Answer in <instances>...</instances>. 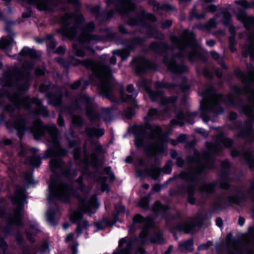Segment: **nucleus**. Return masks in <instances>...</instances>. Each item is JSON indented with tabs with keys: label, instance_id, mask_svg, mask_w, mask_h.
I'll return each mask as SVG.
<instances>
[{
	"label": "nucleus",
	"instance_id": "09e8293b",
	"mask_svg": "<svg viewBox=\"0 0 254 254\" xmlns=\"http://www.w3.org/2000/svg\"><path fill=\"white\" fill-rule=\"evenodd\" d=\"M97 160V157L95 154H92L90 157L85 156L84 159L82 161L85 166L89 163L95 164Z\"/></svg>",
	"mask_w": 254,
	"mask_h": 254
},
{
	"label": "nucleus",
	"instance_id": "c9c22d12",
	"mask_svg": "<svg viewBox=\"0 0 254 254\" xmlns=\"http://www.w3.org/2000/svg\"><path fill=\"white\" fill-rule=\"evenodd\" d=\"M133 66L134 67L135 73L137 75H141L143 70V58L141 57L135 58L132 61Z\"/></svg>",
	"mask_w": 254,
	"mask_h": 254
},
{
	"label": "nucleus",
	"instance_id": "0e129e2a",
	"mask_svg": "<svg viewBox=\"0 0 254 254\" xmlns=\"http://www.w3.org/2000/svg\"><path fill=\"white\" fill-rule=\"evenodd\" d=\"M172 22L171 20H167L165 21H162L161 22V26L162 28L163 29H166L172 25Z\"/></svg>",
	"mask_w": 254,
	"mask_h": 254
},
{
	"label": "nucleus",
	"instance_id": "f8f14e48",
	"mask_svg": "<svg viewBox=\"0 0 254 254\" xmlns=\"http://www.w3.org/2000/svg\"><path fill=\"white\" fill-rule=\"evenodd\" d=\"M149 94L152 101L160 99L161 105L164 106V108L162 112L158 111L156 109H150L148 113L147 119L148 120L156 119L160 118L161 116L170 117L169 110L175 107L177 96H173L169 98L164 97L163 92L160 90L155 92L151 91Z\"/></svg>",
	"mask_w": 254,
	"mask_h": 254
},
{
	"label": "nucleus",
	"instance_id": "49530a36",
	"mask_svg": "<svg viewBox=\"0 0 254 254\" xmlns=\"http://www.w3.org/2000/svg\"><path fill=\"white\" fill-rule=\"evenodd\" d=\"M49 102L54 106H59L61 103V95L48 97Z\"/></svg>",
	"mask_w": 254,
	"mask_h": 254
},
{
	"label": "nucleus",
	"instance_id": "f704fd0d",
	"mask_svg": "<svg viewBox=\"0 0 254 254\" xmlns=\"http://www.w3.org/2000/svg\"><path fill=\"white\" fill-rule=\"evenodd\" d=\"M216 183H204L200 188L199 191L202 194H209L214 192Z\"/></svg>",
	"mask_w": 254,
	"mask_h": 254
},
{
	"label": "nucleus",
	"instance_id": "e2e57ef3",
	"mask_svg": "<svg viewBox=\"0 0 254 254\" xmlns=\"http://www.w3.org/2000/svg\"><path fill=\"white\" fill-rule=\"evenodd\" d=\"M48 252H49V246L46 243H44L40 248L39 252L41 254H44Z\"/></svg>",
	"mask_w": 254,
	"mask_h": 254
},
{
	"label": "nucleus",
	"instance_id": "79ce46f5",
	"mask_svg": "<svg viewBox=\"0 0 254 254\" xmlns=\"http://www.w3.org/2000/svg\"><path fill=\"white\" fill-rule=\"evenodd\" d=\"M143 21V14L141 12L138 15L131 18L129 21V24L131 25L141 24Z\"/></svg>",
	"mask_w": 254,
	"mask_h": 254
},
{
	"label": "nucleus",
	"instance_id": "a19ab883",
	"mask_svg": "<svg viewBox=\"0 0 254 254\" xmlns=\"http://www.w3.org/2000/svg\"><path fill=\"white\" fill-rule=\"evenodd\" d=\"M204 3L203 4V8L206 11H210L213 12L216 10V6L210 3L212 0H201Z\"/></svg>",
	"mask_w": 254,
	"mask_h": 254
},
{
	"label": "nucleus",
	"instance_id": "1a4fd4ad",
	"mask_svg": "<svg viewBox=\"0 0 254 254\" xmlns=\"http://www.w3.org/2000/svg\"><path fill=\"white\" fill-rule=\"evenodd\" d=\"M9 99L15 106L14 108L10 105H7L5 111L8 112L10 116L13 115V112L15 108L25 107L27 109H33V113L36 114H40L45 117L49 116L47 109L43 107L37 98H30L29 97L23 98L17 94L9 96Z\"/></svg>",
	"mask_w": 254,
	"mask_h": 254
},
{
	"label": "nucleus",
	"instance_id": "c756f323",
	"mask_svg": "<svg viewBox=\"0 0 254 254\" xmlns=\"http://www.w3.org/2000/svg\"><path fill=\"white\" fill-rule=\"evenodd\" d=\"M153 210L158 215L165 218L166 215L168 213V207L167 205H162L159 201H156L153 206Z\"/></svg>",
	"mask_w": 254,
	"mask_h": 254
},
{
	"label": "nucleus",
	"instance_id": "864d4df0",
	"mask_svg": "<svg viewBox=\"0 0 254 254\" xmlns=\"http://www.w3.org/2000/svg\"><path fill=\"white\" fill-rule=\"evenodd\" d=\"M173 163L171 160H168L165 166L162 169V171L167 174H169L171 173L172 170Z\"/></svg>",
	"mask_w": 254,
	"mask_h": 254
},
{
	"label": "nucleus",
	"instance_id": "13d9d810",
	"mask_svg": "<svg viewBox=\"0 0 254 254\" xmlns=\"http://www.w3.org/2000/svg\"><path fill=\"white\" fill-rule=\"evenodd\" d=\"M223 21L225 25H228L229 24L230 21L231 19V14L229 12L227 11H224L223 12Z\"/></svg>",
	"mask_w": 254,
	"mask_h": 254
},
{
	"label": "nucleus",
	"instance_id": "9b49d317",
	"mask_svg": "<svg viewBox=\"0 0 254 254\" xmlns=\"http://www.w3.org/2000/svg\"><path fill=\"white\" fill-rule=\"evenodd\" d=\"M142 226V217L139 214L136 215L133 221V223L129 229V231H133L137 228H140L139 237L135 239L132 243H127L125 239L123 238L119 241V247L122 248L124 244H126V249L121 251H118L114 253L113 254H130L129 250L131 246L135 248L137 252L139 254H143V229Z\"/></svg>",
	"mask_w": 254,
	"mask_h": 254
},
{
	"label": "nucleus",
	"instance_id": "6ab92c4d",
	"mask_svg": "<svg viewBox=\"0 0 254 254\" xmlns=\"http://www.w3.org/2000/svg\"><path fill=\"white\" fill-rule=\"evenodd\" d=\"M175 114V118L172 120L170 122V125L171 126L174 125L182 126L184 125L185 121L190 124H192L194 123L193 118L197 115V113L196 112L192 113L187 112L185 113L182 110H179Z\"/></svg>",
	"mask_w": 254,
	"mask_h": 254
},
{
	"label": "nucleus",
	"instance_id": "8fccbe9b",
	"mask_svg": "<svg viewBox=\"0 0 254 254\" xmlns=\"http://www.w3.org/2000/svg\"><path fill=\"white\" fill-rule=\"evenodd\" d=\"M56 212L55 211H52L48 210L46 213L47 220L50 224L55 225V222L54 220V217L56 215Z\"/></svg>",
	"mask_w": 254,
	"mask_h": 254
},
{
	"label": "nucleus",
	"instance_id": "7ed1b4c3",
	"mask_svg": "<svg viewBox=\"0 0 254 254\" xmlns=\"http://www.w3.org/2000/svg\"><path fill=\"white\" fill-rule=\"evenodd\" d=\"M170 39L172 46H169L164 43L153 42L150 48L157 54L172 51L174 49L178 51L171 59L167 56L164 57L163 63L171 72L181 74L188 71V67L183 62V57L187 58L190 62L202 59V55L198 51V45L195 42L193 32L185 30L179 36L172 35Z\"/></svg>",
	"mask_w": 254,
	"mask_h": 254
},
{
	"label": "nucleus",
	"instance_id": "7c9ffc66",
	"mask_svg": "<svg viewBox=\"0 0 254 254\" xmlns=\"http://www.w3.org/2000/svg\"><path fill=\"white\" fill-rule=\"evenodd\" d=\"M85 132L89 137H100L103 135L105 131L103 128L87 127L85 128Z\"/></svg>",
	"mask_w": 254,
	"mask_h": 254
},
{
	"label": "nucleus",
	"instance_id": "37998d69",
	"mask_svg": "<svg viewBox=\"0 0 254 254\" xmlns=\"http://www.w3.org/2000/svg\"><path fill=\"white\" fill-rule=\"evenodd\" d=\"M107 177H104L103 174H102L97 179V182L102 191L106 190L107 189V186L105 183Z\"/></svg>",
	"mask_w": 254,
	"mask_h": 254
},
{
	"label": "nucleus",
	"instance_id": "20e7f679",
	"mask_svg": "<svg viewBox=\"0 0 254 254\" xmlns=\"http://www.w3.org/2000/svg\"><path fill=\"white\" fill-rule=\"evenodd\" d=\"M30 129L36 139L43 135L46 130L48 131L50 137L49 140L50 147L45 152L44 158L53 157L50 162V167L53 172H55L57 169L60 168L63 165L62 160L57 159L56 156L64 155L67 152L66 150L60 146L58 138V128L54 124L44 127L40 121L37 120L34 121L33 127Z\"/></svg>",
	"mask_w": 254,
	"mask_h": 254
},
{
	"label": "nucleus",
	"instance_id": "aec40b11",
	"mask_svg": "<svg viewBox=\"0 0 254 254\" xmlns=\"http://www.w3.org/2000/svg\"><path fill=\"white\" fill-rule=\"evenodd\" d=\"M144 32H145L147 37H153L155 38L162 39L163 34L159 32L156 28L150 26H146L145 24L147 20L152 22L155 21L156 18L155 16L150 13H145L144 11Z\"/></svg>",
	"mask_w": 254,
	"mask_h": 254
},
{
	"label": "nucleus",
	"instance_id": "6e6552de",
	"mask_svg": "<svg viewBox=\"0 0 254 254\" xmlns=\"http://www.w3.org/2000/svg\"><path fill=\"white\" fill-rule=\"evenodd\" d=\"M143 129L144 138L148 137L152 141L147 149L144 147V153L146 152L149 156H154L163 153L165 150L164 143L168 139L167 135L162 133L161 127L147 124L144 125Z\"/></svg>",
	"mask_w": 254,
	"mask_h": 254
},
{
	"label": "nucleus",
	"instance_id": "4c0bfd02",
	"mask_svg": "<svg viewBox=\"0 0 254 254\" xmlns=\"http://www.w3.org/2000/svg\"><path fill=\"white\" fill-rule=\"evenodd\" d=\"M142 160L141 157L136 158L134 162V167L136 170V176L142 179L143 172L142 171Z\"/></svg>",
	"mask_w": 254,
	"mask_h": 254
},
{
	"label": "nucleus",
	"instance_id": "4468645a",
	"mask_svg": "<svg viewBox=\"0 0 254 254\" xmlns=\"http://www.w3.org/2000/svg\"><path fill=\"white\" fill-rule=\"evenodd\" d=\"M49 199L56 198L67 201L72 195L71 189L64 183L52 182L49 185Z\"/></svg>",
	"mask_w": 254,
	"mask_h": 254
},
{
	"label": "nucleus",
	"instance_id": "e433bc0d",
	"mask_svg": "<svg viewBox=\"0 0 254 254\" xmlns=\"http://www.w3.org/2000/svg\"><path fill=\"white\" fill-rule=\"evenodd\" d=\"M179 247L182 252H191L193 250V240L190 239L182 242L179 244Z\"/></svg>",
	"mask_w": 254,
	"mask_h": 254
},
{
	"label": "nucleus",
	"instance_id": "052dcab7",
	"mask_svg": "<svg viewBox=\"0 0 254 254\" xmlns=\"http://www.w3.org/2000/svg\"><path fill=\"white\" fill-rule=\"evenodd\" d=\"M104 173L108 175L110 177L111 180H113L115 179V176L114 174L111 172V167H106L104 169Z\"/></svg>",
	"mask_w": 254,
	"mask_h": 254
},
{
	"label": "nucleus",
	"instance_id": "dca6fc26",
	"mask_svg": "<svg viewBox=\"0 0 254 254\" xmlns=\"http://www.w3.org/2000/svg\"><path fill=\"white\" fill-rule=\"evenodd\" d=\"M154 222L151 217L144 218V243L149 241L152 243L161 244L164 243L163 234L154 229Z\"/></svg>",
	"mask_w": 254,
	"mask_h": 254
},
{
	"label": "nucleus",
	"instance_id": "39448f33",
	"mask_svg": "<svg viewBox=\"0 0 254 254\" xmlns=\"http://www.w3.org/2000/svg\"><path fill=\"white\" fill-rule=\"evenodd\" d=\"M61 21L63 27L58 30V32L63 35L70 39H74L76 37L77 33L81 31L78 39L81 44L89 43L96 40L94 36L89 33L95 28L93 22L88 23L85 29H81V24L84 21V18L82 15L66 13L62 16Z\"/></svg>",
	"mask_w": 254,
	"mask_h": 254
},
{
	"label": "nucleus",
	"instance_id": "de8ad7c7",
	"mask_svg": "<svg viewBox=\"0 0 254 254\" xmlns=\"http://www.w3.org/2000/svg\"><path fill=\"white\" fill-rule=\"evenodd\" d=\"M113 54L120 56L123 61L125 60L129 55V52L127 50L113 51Z\"/></svg>",
	"mask_w": 254,
	"mask_h": 254
},
{
	"label": "nucleus",
	"instance_id": "69168bd1",
	"mask_svg": "<svg viewBox=\"0 0 254 254\" xmlns=\"http://www.w3.org/2000/svg\"><path fill=\"white\" fill-rule=\"evenodd\" d=\"M7 245L6 243L1 239H0V251H2L4 254H5Z\"/></svg>",
	"mask_w": 254,
	"mask_h": 254
},
{
	"label": "nucleus",
	"instance_id": "4be33fe9",
	"mask_svg": "<svg viewBox=\"0 0 254 254\" xmlns=\"http://www.w3.org/2000/svg\"><path fill=\"white\" fill-rule=\"evenodd\" d=\"M230 166V164L228 161L226 160L222 162V171L217 183L220 187L223 189H227L230 187V178L227 171Z\"/></svg>",
	"mask_w": 254,
	"mask_h": 254
},
{
	"label": "nucleus",
	"instance_id": "473e14b6",
	"mask_svg": "<svg viewBox=\"0 0 254 254\" xmlns=\"http://www.w3.org/2000/svg\"><path fill=\"white\" fill-rule=\"evenodd\" d=\"M161 170L156 165H152L150 167L144 168V175L147 174L154 179H156L160 173Z\"/></svg>",
	"mask_w": 254,
	"mask_h": 254
},
{
	"label": "nucleus",
	"instance_id": "f257e3e1",
	"mask_svg": "<svg viewBox=\"0 0 254 254\" xmlns=\"http://www.w3.org/2000/svg\"><path fill=\"white\" fill-rule=\"evenodd\" d=\"M235 73L241 78L244 85L243 87L234 86L233 93L224 97L221 94H217L213 86L210 84L201 92L202 99L200 102L201 118L205 123L210 120L214 121L212 116L223 113L224 109L222 106L223 103H228L231 105H241V98L246 97L247 102L242 105V108L248 120L243 126L241 123H236L230 128L238 131L236 137L245 139L250 142H254V129L252 126L254 122V66H249L247 73L237 69Z\"/></svg>",
	"mask_w": 254,
	"mask_h": 254
},
{
	"label": "nucleus",
	"instance_id": "0eeeda50",
	"mask_svg": "<svg viewBox=\"0 0 254 254\" xmlns=\"http://www.w3.org/2000/svg\"><path fill=\"white\" fill-rule=\"evenodd\" d=\"M81 64L93 71L98 80V88L102 93L110 100L116 102L113 98L115 81L109 66L89 60L83 61Z\"/></svg>",
	"mask_w": 254,
	"mask_h": 254
},
{
	"label": "nucleus",
	"instance_id": "c03bdc74",
	"mask_svg": "<svg viewBox=\"0 0 254 254\" xmlns=\"http://www.w3.org/2000/svg\"><path fill=\"white\" fill-rule=\"evenodd\" d=\"M14 43L13 39L8 40L4 37H2L0 41V48L6 49L12 45Z\"/></svg>",
	"mask_w": 254,
	"mask_h": 254
},
{
	"label": "nucleus",
	"instance_id": "2eb2a0df",
	"mask_svg": "<svg viewBox=\"0 0 254 254\" xmlns=\"http://www.w3.org/2000/svg\"><path fill=\"white\" fill-rule=\"evenodd\" d=\"M77 108H81L85 106L86 115L91 122L98 121L100 118L99 114L96 112L97 105L94 103V98H91L86 94L80 96L78 101L75 102Z\"/></svg>",
	"mask_w": 254,
	"mask_h": 254
},
{
	"label": "nucleus",
	"instance_id": "f3484780",
	"mask_svg": "<svg viewBox=\"0 0 254 254\" xmlns=\"http://www.w3.org/2000/svg\"><path fill=\"white\" fill-rule=\"evenodd\" d=\"M33 65L34 64L32 62L25 63L23 64L24 71L19 73L17 76V84L19 90L25 91L29 88L30 73L28 70L31 69Z\"/></svg>",
	"mask_w": 254,
	"mask_h": 254
},
{
	"label": "nucleus",
	"instance_id": "4d7b16f0",
	"mask_svg": "<svg viewBox=\"0 0 254 254\" xmlns=\"http://www.w3.org/2000/svg\"><path fill=\"white\" fill-rule=\"evenodd\" d=\"M72 47L76 56L80 57H83L85 56L84 52L82 50L78 49L76 44H73Z\"/></svg>",
	"mask_w": 254,
	"mask_h": 254
},
{
	"label": "nucleus",
	"instance_id": "58836bf2",
	"mask_svg": "<svg viewBox=\"0 0 254 254\" xmlns=\"http://www.w3.org/2000/svg\"><path fill=\"white\" fill-rule=\"evenodd\" d=\"M25 163L29 164L34 167H38L40 166L41 161L39 157H37L35 154H33L31 158L26 160Z\"/></svg>",
	"mask_w": 254,
	"mask_h": 254
},
{
	"label": "nucleus",
	"instance_id": "a18cd8bd",
	"mask_svg": "<svg viewBox=\"0 0 254 254\" xmlns=\"http://www.w3.org/2000/svg\"><path fill=\"white\" fill-rule=\"evenodd\" d=\"M216 26V22L215 19L214 18H212L209 21V22L207 23L204 24L202 26L199 27L198 28L202 30H209L215 27Z\"/></svg>",
	"mask_w": 254,
	"mask_h": 254
},
{
	"label": "nucleus",
	"instance_id": "ea45409f",
	"mask_svg": "<svg viewBox=\"0 0 254 254\" xmlns=\"http://www.w3.org/2000/svg\"><path fill=\"white\" fill-rule=\"evenodd\" d=\"M210 55L214 60L218 62V64L223 69L225 70L227 69V66L223 62V59L220 58V56L217 52L215 51H211L210 52Z\"/></svg>",
	"mask_w": 254,
	"mask_h": 254
},
{
	"label": "nucleus",
	"instance_id": "680f3d73",
	"mask_svg": "<svg viewBox=\"0 0 254 254\" xmlns=\"http://www.w3.org/2000/svg\"><path fill=\"white\" fill-rule=\"evenodd\" d=\"M125 114L127 118L130 119L134 114V112L132 108H128L126 110H125Z\"/></svg>",
	"mask_w": 254,
	"mask_h": 254
},
{
	"label": "nucleus",
	"instance_id": "ddd939ff",
	"mask_svg": "<svg viewBox=\"0 0 254 254\" xmlns=\"http://www.w3.org/2000/svg\"><path fill=\"white\" fill-rule=\"evenodd\" d=\"M26 198L25 191L22 188L17 189L14 196L11 197L13 203L16 208L8 219L10 224L20 226L22 224V216L23 215L24 202Z\"/></svg>",
	"mask_w": 254,
	"mask_h": 254
},
{
	"label": "nucleus",
	"instance_id": "a211bd4d",
	"mask_svg": "<svg viewBox=\"0 0 254 254\" xmlns=\"http://www.w3.org/2000/svg\"><path fill=\"white\" fill-rule=\"evenodd\" d=\"M235 2L244 9L254 8V0L251 2H249L246 0H240L236 1ZM237 17L238 19L243 22L245 26L248 30L254 29V17L246 16L244 13L238 15Z\"/></svg>",
	"mask_w": 254,
	"mask_h": 254
},
{
	"label": "nucleus",
	"instance_id": "c85d7f7f",
	"mask_svg": "<svg viewBox=\"0 0 254 254\" xmlns=\"http://www.w3.org/2000/svg\"><path fill=\"white\" fill-rule=\"evenodd\" d=\"M127 90L128 93H131V94L126 95L123 92H121V96L123 100L124 101L131 102L135 105L136 103L135 98L137 95V93L134 92L133 86L132 84L128 85L127 86Z\"/></svg>",
	"mask_w": 254,
	"mask_h": 254
},
{
	"label": "nucleus",
	"instance_id": "393cba45",
	"mask_svg": "<svg viewBox=\"0 0 254 254\" xmlns=\"http://www.w3.org/2000/svg\"><path fill=\"white\" fill-rule=\"evenodd\" d=\"M254 36L251 35L249 38L248 41L242 48V55L244 57L250 56L251 59H254V43L253 42Z\"/></svg>",
	"mask_w": 254,
	"mask_h": 254
},
{
	"label": "nucleus",
	"instance_id": "2f4dec72",
	"mask_svg": "<svg viewBox=\"0 0 254 254\" xmlns=\"http://www.w3.org/2000/svg\"><path fill=\"white\" fill-rule=\"evenodd\" d=\"M39 231L37 224L35 222H31L29 228L26 231L27 238L31 242L34 241L33 237Z\"/></svg>",
	"mask_w": 254,
	"mask_h": 254
},
{
	"label": "nucleus",
	"instance_id": "bb28decb",
	"mask_svg": "<svg viewBox=\"0 0 254 254\" xmlns=\"http://www.w3.org/2000/svg\"><path fill=\"white\" fill-rule=\"evenodd\" d=\"M240 157L246 161L250 168L254 171V151L250 149L246 150Z\"/></svg>",
	"mask_w": 254,
	"mask_h": 254
},
{
	"label": "nucleus",
	"instance_id": "5fc2aeb1",
	"mask_svg": "<svg viewBox=\"0 0 254 254\" xmlns=\"http://www.w3.org/2000/svg\"><path fill=\"white\" fill-rule=\"evenodd\" d=\"M144 71L146 69H155L156 68V65L148 61H147L144 59Z\"/></svg>",
	"mask_w": 254,
	"mask_h": 254
},
{
	"label": "nucleus",
	"instance_id": "72a5a7b5",
	"mask_svg": "<svg viewBox=\"0 0 254 254\" xmlns=\"http://www.w3.org/2000/svg\"><path fill=\"white\" fill-rule=\"evenodd\" d=\"M149 3L150 4L156 7L158 10L161 9L165 11H170L175 10V7L169 3H163L160 5L154 0L149 1Z\"/></svg>",
	"mask_w": 254,
	"mask_h": 254
},
{
	"label": "nucleus",
	"instance_id": "b1692460",
	"mask_svg": "<svg viewBox=\"0 0 254 254\" xmlns=\"http://www.w3.org/2000/svg\"><path fill=\"white\" fill-rule=\"evenodd\" d=\"M129 132L134 135V142L137 148L143 146V127L142 125H134L128 129Z\"/></svg>",
	"mask_w": 254,
	"mask_h": 254
},
{
	"label": "nucleus",
	"instance_id": "a878e982",
	"mask_svg": "<svg viewBox=\"0 0 254 254\" xmlns=\"http://www.w3.org/2000/svg\"><path fill=\"white\" fill-rule=\"evenodd\" d=\"M13 57L19 61H21L23 59L26 57H29L32 59L36 58L37 57V54L35 50L27 47H24L18 55H15Z\"/></svg>",
	"mask_w": 254,
	"mask_h": 254
},
{
	"label": "nucleus",
	"instance_id": "3c124183",
	"mask_svg": "<svg viewBox=\"0 0 254 254\" xmlns=\"http://www.w3.org/2000/svg\"><path fill=\"white\" fill-rule=\"evenodd\" d=\"M205 17V14L202 13L199 14L197 12L195 6H194L192 10L190 12V18L192 19L193 18H196L197 19H201Z\"/></svg>",
	"mask_w": 254,
	"mask_h": 254
},
{
	"label": "nucleus",
	"instance_id": "5701e85b",
	"mask_svg": "<svg viewBox=\"0 0 254 254\" xmlns=\"http://www.w3.org/2000/svg\"><path fill=\"white\" fill-rule=\"evenodd\" d=\"M27 123L25 119L19 118L17 119L13 123L11 122L7 123L6 126L9 129H12L13 128L15 129L17 131V135L21 139L24 131L27 128Z\"/></svg>",
	"mask_w": 254,
	"mask_h": 254
},
{
	"label": "nucleus",
	"instance_id": "6e6d98bb",
	"mask_svg": "<svg viewBox=\"0 0 254 254\" xmlns=\"http://www.w3.org/2000/svg\"><path fill=\"white\" fill-rule=\"evenodd\" d=\"M72 124L76 127H80L83 124V120L79 116H73L72 119Z\"/></svg>",
	"mask_w": 254,
	"mask_h": 254
},
{
	"label": "nucleus",
	"instance_id": "cd10ccee",
	"mask_svg": "<svg viewBox=\"0 0 254 254\" xmlns=\"http://www.w3.org/2000/svg\"><path fill=\"white\" fill-rule=\"evenodd\" d=\"M120 6L118 10L121 14H126L134 8L133 3L131 0H120Z\"/></svg>",
	"mask_w": 254,
	"mask_h": 254
},
{
	"label": "nucleus",
	"instance_id": "412c9836",
	"mask_svg": "<svg viewBox=\"0 0 254 254\" xmlns=\"http://www.w3.org/2000/svg\"><path fill=\"white\" fill-rule=\"evenodd\" d=\"M202 222V216L201 214H197L192 218L190 222L183 223L179 224L178 226V229L180 231H184L186 233H190L193 231L195 227L201 226Z\"/></svg>",
	"mask_w": 254,
	"mask_h": 254
},
{
	"label": "nucleus",
	"instance_id": "423d86ee",
	"mask_svg": "<svg viewBox=\"0 0 254 254\" xmlns=\"http://www.w3.org/2000/svg\"><path fill=\"white\" fill-rule=\"evenodd\" d=\"M82 177L81 176H80L77 180L79 186L76 197L79 200L78 210L75 211L71 216V219L74 222L77 223L76 232L78 235L81 234L83 228H85L88 226L87 221L82 219V214L81 212L90 213L93 209L99 207V204L96 201V196H88L89 189L85 188L82 185ZM90 215H91V214L90 213Z\"/></svg>",
	"mask_w": 254,
	"mask_h": 254
},
{
	"label": "nucleus",
	"instance_id": "f03ea898",
	"mask_svg": "<svg viewBox=\"0 0 254 254\" xmlns=\"http://www.w3.org/2000/svg\"><path fill=\"white\" fill-rule=\"evenodd\" d=\"M214 142H208L206 146L208 151H204L201 154L194 150V156L189 155L187 158L189 163H195V166L190 168L187 171H183L178 174L174 175L170 180L181 178L187 182L189 185L181 192L188 193V201L190 204H194L195 199L193 196L196 187L201 173L206 169H212L214 167L213 155L218 154L224 147H230L234 143L233 140L225 137L223 132H219L213 139Z\"/></svg>",
	"mask_w": 254,
	"mask_h": 254
},
{
	"label": "nucleus",
	"instance_id": "603ef678",
	"mask_svg": "<svg viewBox=\"0 0 254 254\" xmlns=\"http://www.w3.org/2000/svg\"><path fill=\"white\" fill-rule=\"evenodd\" d=\"M46 44L49 49H54L56 45V42L52 36H48L46 39Z\"/></svg>",
	"mask_w": 254,
	"mask_h": 254
},
{
	"label": "nucleus",
	"instance_id": "bf43d9fd",
	"mask_svg": "<svg viewBox=\"0 0 254 254\" xmlns=\"http://www.w3.org/2000/svg\"><path fill=\"white\" fill-rule=\"evenodd\" d=\"M115 223V222H114L113 224H110L108 223L107 222H106L105 221H103L102 222L97 223L96 224V226L99 230H102V229H104L106 226L112 225L114 224Z\"/></svg>",
	"mask_w": 254,
	"mask_h": 254
},
{
	"label": "nucleus",
	"instance_id": "338daca9",
	"mask_svg": "<svg viewBox=\"0 0 254 254\" xmlns=\"http://www.w3.org/2000/svg\"><path fill=\"white\" fill-rule=\"evenodd\" d=\"M211 245L212 242L211 241H208L206 244H203L200 245L198 247V250L200 251L207 249Z\"/></svg>",
	"mask_w": 254,
	"mask_h": 254
},
{
	"label": "nucleus",
	"instance_id": "9d476101",
	"mask_svg": "<svg viewBox=\"0 0 254 254\" xmlns=\"http://www.w3.org/2000/svg\"><path fill=\"white\" fill-rule=\"evenodd\" d=\"M243 244L232 240L227 242L229 254H254V225L243 237Z\"/></svg>",
	"mask_w": 254,
	"mask_h": 254
},
{
	"label": "nucleus",
	"instance_id": "774afa93",
	"mask_svg": "<svg viewBox=\"0 0 254 254\" xmlns=\"http://www.w3.org/2000/svg\"><path fill=\"white\" fill-rule=\"evenodd\" d=\"M203 75L207 78H212L213 77V73L208 70L207 69L204 68L202 72Z\"/></svg>",
	"mask_w": 254,
	"mask_h": 254
}]
</instances>
